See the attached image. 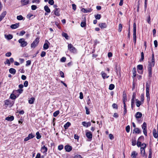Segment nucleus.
Masks as SVG:
<instances>
[{"mask_svg":"<svg viewBox=\"0 0 158 158\" xmlns=\"http://www.w3.org/2000/svg\"><path fill=\"white\" fill-rule=\"evenodd\" d=\"M68 49L71 52L75 53L77 52V49L71 44H68Z\"/></svg>","mask_w":158,"mask_h":158,"instance_id":"obj_1","label":"nucleus"},{"mask_svg":"<svg viewBox=\"0 0 158 158\" xmlns=\"http://www.w3.org/2000/svg\"><path fill=\"white\" fill-rule=\"evenodd\" d=\"M142 128L143 129V132L145 135L147 136V124L145 122H144L142 126Z\"/></svg>","mask_w":158,"mask_h":158,"instance_id":"obj_2","label":"nucleus"},{"mask_svg":"<svg viewBox=\"0 0 158 158\" xmlns=\"http://www.w3.org/2000/svg\"><path fill=\"white\" fill-rule=\"evenodd\" d=\"M133 40H136V24L135 23L133 24Z\"/></svg>","mask_w":158,"mask_h":158,"instance_id":"obj_3","label":"nucleus"},{"mask_svg":"<svg viewBox=\"0 0 158 158\" xmlns=\"http://www.w3.org/2000/svg\"><path fill=\"white\" fill-rule=\"evenodd\" d=\"M137 68L138 72L140 74H142L143 73L142 71L143 69V65L141 64L138 65H137Z\"/></svg>","mask_w":158,"mask_h":158,"instance_id":"obj_4","label":"nucleus"},{"mask_svg":"<svg viewBox=\"0 0 158 158\" xmlns=\"http://www.w3.org/2000/svg\"><path fill=\"white\" fill-rule=\"evenodd\" d=\"M19 42L20 44V46L22 47L26 46L27 44V43L24 40H19Z\"/></svg>","mask_w":158,"mask_h":158,"instance_id":"obj_5","label":"nucleus"},{"mask_svg":"<svg viewBox=\"0 0 158 158\" xmlns=\"http://www.w3.org/2000/svg\"><path fill=\"white\" fill-rule=\"evenodd\" d=\"M39 41L38 40H35L31 44V47L32 48H35L38 45Z\"/></svg>","mask_w":158,"mask_h":158,"instance_id":"obj_6","label":"nucleus"},{"mask_svg":"<svg viewBox=\"0 0 158 158\" xmlns=\"http://www.w3.org/2000/svg\"><path fill=\"white\" fill-rule=\"evenodd\" d=\"M86 135L87 138L89 139H90L91 140L92 138V134L91 132L90 131H88L86 132Z\"/></svg>","mask_w":158,"mask_h":158,"instance_id":"obj_7","label":"nucleus"},{"mask_svg":"<svg viewBox=\"0 0 158 158\" xmlns=\"http://www.w3.org/2000/svg\"><path fill=\"white\" fill-rule=\"evenodd\" d=\"M148 63V68L152 69V67L155 65V60H152V61H149Z\"/></svg>","mask_w":158,"mask_h":158,"instance_id":"obj_8","label":"nucleus"},{"mask_svg":"<svg viewBox=\"0 0 158 158\" xmlns=\"http://www.w3.org/2000/svg\"><path fill=\"white\" fill-rule=\"evenodd\" d=\"M35 136L34 135H32V134H30L28 135V136L27 137L25 138V139H24V141H27L29 140L30 139L33 138Z\"/></svg>","mask_w":158,"mask_h":158,"instance_id":"obj_9","label":"nucleus"},{"mask_svg":"<svg viewBox=\"0 0 158 158\" xmlns=\"http://www.w3.org/2000/svg\"><path fill=\"white\" fill-rule=\"evenodd\" d=\"M48 148L45 147V145H44L42 146L41 149V151L42 152L46 154Z\"/></svg>","mask_w":158,"mask_h":158,"instance_id":"obj_10","label":"nucleus"},{"mask_svg":"<svg viewBox=\"0 0 158 158\" xmlns=\"http://www.w3.org/2000/svg\"><path fill=\"white\" fill-rule=\"evenodd\" d=\"M30 0H21V3L22 6H24L28 4Z\"/></svg>","mask_w":158,"mask_h":158,"instance_id":"obj_11","label":"nucleus"},{"mask_svg":"<svg viewBox=\"0 0 158 158\" xmlns=\"http://www.w3.org/2000/svg\"><path fill=\"white\" fill-rule=\"evenodd\" d=\"M48 43H49V42L47 40V41H45V43L44 45L43 48L44 50H47L48 48Z\"/></svg>","mask_w":158,"mask_h":158,"instance_id":"obj_12","label":"nucleus"},{"mask_svg":"<svg viewBox=\"0 0 158 158\" xmlns=\"http://www.w3.org/2000/svg\"><path fill=\"white\" fill-rule=\"evenodd\" d=\"M64 148L66 151L69 152L72 150V147L69 145H67L65 146Z\"/></svg>","mask_w":158,"mask_h":158,"instance_id":"obj_13","label":"nucleus"},{"mask_svg":"<svg viewBox=\"0 0 158 158\" xmlns=\"http://www.w3.org/2000/svg\"><path fill=\"white\" fill-rule=\"evenodd\" d=\"M82 125L84 127H88L91 126V123L90 122H88L86 123L85 122H82Z\"/></svg>","mask_w":158,"mask_h":158,"instance_id":"obj_14","label":"nucleus"},{"mask_svg":"<svg viewBox=\"0 0 158 158\" xmlns=\"http://www.w3.org/2000/svg\"><path fill=\"white\" fill-rule=\"evenodd\" d=\"M153 136L155 138H156L158 137V132H157L155 129H153Z\"/></svg>","mask_w":158,"mask_h":158,"instance_id":"obj_15","label":"nucleus"},{"mask_svg":"<svg viewBox=\"0 0 158 158\" xmlns=\"http://www.w3.org/2000/svg\"><path fill=\"white\" fill-rule=\"evenodd\" d=\"M142 116V114L140 112H137L135 115V117L137 119L141 118Z\"/></svg>","mask_w":158,"mask_h":158,"instance_id":"obj_16","label":"nucleus"},{"mask_svg":"<svg viewBox=\"0 0 158 158\" xmlns=\"http://www.w3.org/2000/svg\"><path fill=\"white\" fill-rule=\"evenodd\" d=\"M54 14L56 16H59L60 15V14H59L60 11V9L59 8H56L55 10H54Z\"/></svg>","mask_w":158,"mask_h":158,"instance_id":"obj_17","label":"nucleus"},{"mask_svg":"<svg viewBox=\"0 0 158 158\" xmlns=\"http://www.w3.org/2000/svg\"><path fill=\"white\" fill-rule=\"evenodd\" d=\"M138 155V153L135 151H133L132 152L131 154V157L132 158H136L137 156Z\"/></svg>","mask_w":158,"mask_h":158,"instance_id":"obj_18","label":"nucleus"},{"mask_svg":"<svg viewBox=\"0 0 158 158\" xmlns=\"http://www.w3.org/2000/svg\"><path fill=\"white\" fill-rule=\"evenodd\" d=\"M99 26L101 28H104L107 27V25L105 23H101L99 24Z\"/></svg>","mask_w":158,"mask_h":158,"instance_id":"obj_19","label":"nucleus"},{"mask_svg":"<svg viewBox=\"0 0 158 158\" xmlns=\"http://www.w3.org/2000/svg\"><path fill=\"white\" fill-rule=\"evenodd\" d=\"M5 119L8 121H12L14 119V117L13 116H8Z\"/></svg>","mask_w":158,"mask_h":158,"instance_id":"obj_20","label":"nucleus"},{"mask_svg":"<svg viewBox=\"0 0 158 158\" xmlns=\"http://www.w3.org/2000/svg\"><path fill=\"white\" fill-rule=\"evenodd\" d=\"M101 75L102 78L104 79L106 78H108L109 77V76H107V74L106 73H104L103 71H102L101 72Z\"/></svg>","mask_w":158,"mask_h":158,"instance_id":"obj_21","label":"nucleus"},{"mask_svg":"<svg viewBox=\"0 0 158 158\" xmlns=\"http://www.w3.org/2000/svg\"><path fill=\"white\" fill-rule=\"evenodd\" d=\"M9 71L10 73L13 75L15 74L16 72L15 69L12 68H10L9 69Z\"/></svg>","mask_w":158,"mask_h":158,"instance_id":"obj_22","label":"nucleus"},{"mask_svg":"<svg viewBox=\"0 0 158 158\" xmlns=\"http://www.w3.org/2000/svg\"><path fill=\"white\" fill-rule=\"evenodd\" d=\"M19 23H16L14 24H12L10 26V27L12 29H16L17 28H18L19 26Z\"/></svg>","mask_w":158,"mask_h":158,"instance_id":"obj_23","label":"nucleus"},{"mask_svg":"<svg viewBox=\"0 0 158 158\" xmlns=\"http://www.w3.org/2000/svg\"><path fill=\"white\" fill-rule=\"evenodd\" d=\"M5 38L7 40H11L13 38V35L11 34H9L7 35H5Z\"/></svg>","mask_w":158,"mask_h":158,"instance_id":"obj_24","label":"nucleus"},{"mask_svg":"<svg viewBox=\"0 0 158 158\" xmlns=\"http://www.w3.org/2000/svg\"><path fill=\"white\" fill-rule=\"evenodd\" d=\"M44 10L48 13L50 12V10L49 8L48 7V6H45L44 7Z\"/></svg>","mask_w":158,"mask_h":158,"instance_id":"obj_25","label":"nucleus"},{"mask_svg":"<svg viewBox=\"0 0 158 158\" xmlns=\"http://www.w3.org/2000/svg\"><path fill=\"white\" fill-rule=\"evenodd\" d=\"M146 96L147 97V100L149 101L150 100L149 90H146Z\"/></svg>","mask_w":158,"mask_h":158,"instance_id":"obj_26","label":"nucleus"},{"mask_svg":"<svg viewBox=\"0 0 158 158\" xmlns=\"http://www.w3.org/2000/svg\"><path fill=\"white\" fill-rule=\"evenodd\" d=\"M148 76L150 78L152 76V69L148 68Z\"/></svg>","mask_w":158,"mask_h":158,"instance_id":"obj_27","label":"nucleus"},{"mask_svg":"<svg viewBox=\"0 0 158 158\" xmlns=\"http://www.w3.org/2000/svg\"><path fill=\"white\" fill-rule=\"evenodd\" d=\"M70 125V123L69 122H67L64 125V127L65 129H67Z\"/></svg>","mask_w":158,"mask_h":158,"instance_id":"obj_28","label":"nucleus"},{"mask_svg":"<svg viewBox=\"0 0 158 158\" xmlns=\"http://www.w3.org/2000/svg\"><path fill=\"white\" fill-rule=\"evenodd\" d=\"M146 147V144L144 143H142L140 146V150H145Z\"/></svg>","mask_w":158,"mask_h":158,"instance_id":"obj_29","label":"nucleus"},{"mask_svg":"<svg viewBox=\"0 0 158 158\" xmlns=\"http://www.w3.org/2000/svg\"><path fill=\"white\" fill-rule=\"evenodd\" d=\"M134 131L136 133L139 134L141 133V131L140 130V129L138 128H136L134 130Z\"/></svg>","mask_w":158,"mask_h":158,"instance_id":"obj_30","label":"nucleus"},{"mask_svg":"<svg viewBox=\"0 0 158 158\" xmlns=\"http://www.w3.org/2000/svg\"><path fill=\"white\" fill-rule=\"evenodd\" d=\"M35 99L34 98H31L28 100L29 103L30 104H32L33 103Z\"/></svg>","mask_w":158,"mask_h":158,"instance_id":"obj_31","label":"nucleus"},{"mask_svg":"<svg viewBox=\"0 0 158 158\" xmlns=\"http://www.w3.org/2000/svg\"><path fill=\"white\" fill-rule=\"evenodd\" d=\"M136 106H137L139 107L140 105L142 104V102L141 101H139V100H138V99H136Z\"/></svg>","mask_w":158,"mask_h":158,"instance_id":"obj_32","label":"nucleus"},{"mask_svg":"<svg viewBox=\"0 0 158 158\" xmlns=\"http://www.w3.org/2000/svg\"><path fill=\"white\" fill-rule=\"evenodd\" d=\"M62 35L63 37H64L66 39H68L69 36L67 33L63 32L62 34Z\"/></svg>","mask_w":158,"mask_h":158,"instance_id":"obj_33","label":"nucleus"},{"mask_svg":"<svg viewBox=\"0 0 158 158\" xmlns=\"http://www.w3.org/2000/svg\"><path fill=\"white\" fill-rule=\"evenodd\" d=\"M36 138L37 139H40L41 137V135H40V133L39 131H37V132H36Z\"/></svg>","mask_w":158,"mask_h":158,"instance_id":"obj_34","label":"nucleus"},{"mask_svg":"<svg viewBox=\"0 0 158 158\" xmlns=\"http://www.w3.org/2000/svg\"><path fill=\"white\" fill-rule=\"evenodd\" d=\"M94 17L96 19H99L101 18V15L100 14H98L97 15H95Z\"/></svg>","mask_w":158,"mask_h":158,"instance_id":"obj_35","label":"nucleus"},{"mask_svg":"<svg viewBox=\"0 0 158 158\" xmlns=\"http://www.w3.org/2000/svg\"><path fill=\"white\" fill-rule=\"evenodd\" d=\"M114 88V85L113 84H110L109 86V89L110 90H113Z\"/></svg>","mask_w":158,"mask_h":158,"instance_id":"obj_36","label":"nucleus"},{"mask_svg":"<svg viewBox=\"0 0 158 158\" xmlns=\"http://www.w3.org/2000/svg\"><path fill=\"white\" fill-rule=\"evenodd\" d=\"M141 151V156L143 157H144L145 155V150H140Z\"/></svg>","mask_w":158,"mask_h":158,"instance_id":"obj_37","label":"nucleus"},{"mask_svg":"<svg viewBox=\"0 0 158 158\" xmlns=\"http://www.w3.org/2000/svg\"><path fill=\"white\" fill-rule=\"evenodd\" d=\"M132 72L133 73V76L134 77H135L136 76V69L135 68H134L132 70Z\"/></svg>","mask_w":158,"mask_h":158,"instance_id":"obj_38","label":"nucleus"},{"mask_svg":"<svg viewBox=\"0 0 158 158\" xmlns=\"http://www.w3.org/2000/svg\"><path fill=\"white\" fill-rule=\"evenodd\" d=\"M81 26L82 27H84L86 26V22L85 21H84L83 22H82L81 23Z\"/></svg>","mask_w":158,"mask_h":158,"instance_id":"obj_39","label":"nucleus"},{"mask_svg":"<svg viewBox=\"0 0 158 158\" xmlns=\"http://www.w3.org/2000/svg\"><path fill=\"white\" fill-rule=\"evenodd\" d=\"M122 25L120 23L119 24L118 31L119 32H121L122 31Z\"/></svg>","mask_w":158,"mask_h":158,"instance_id":"obj_40","label":"nucleus"},{"mask_svg":"<svg viewBox=\"0 0 158 158\" xmlns=\"http://www.w3.org/2000/svg\"><path fill=\"white\" fill-rule=\"evenodd\" d=\"M59 114V110H57L54 113L53 116L55 117H56Z\"/></svg>","mask_w":158,"mask_h":158,"instance_id":"obj_41","label":"nucleus"},{"mask_svg":"<svg viewBox=\"0 0 158 158\" xmlns=\"http://www.w3.org/2000/svg\"><path fill=\"white\" fill-rule=\"evenodd\" d=\"M23 18V17L21 15L17 16V19L19 20H22Z\"/></svg>","mask_w":158,"mask_h":158,"instance_id":"obj_42","label":"nucleus"},{"mask_svg":"<svg viewBox=\"0 0 158 158\" xmlns=\"http://www.w3.org/2000/svg\"><path fill=\"white\" fill-rule=\"evenodd\" d=\"M10 98L12 99H15L17 97L14 94H11L10 96Z\"/></svg>","mask_w":158,"mask_h":158,"instance_id":"obj_43","label":"nucleus"},{"mask_svg":"<svg viewBox=\"0 0 158 158\" xmlns=\"http://www.w3.org/2000/svg\"><path fill=\"white\" fill-rule=\"evenodd\" d=\"M132 144L133 146H135L136 144V140L135 139H132Z\"/></svg>","mask_w":158,"mask_h":158,"instance_id":"obj_44","label":"nucleus"},{"mask_svg":"<svg viewBox=\"0 0 158 158\" xmlns=\"http://www.w3.org/2000/svg\"><path fill=\"white\" fill-rule=\"evenodd\" d=\"M144 53L143 52H142L141 53V58L140 59V61H143L144 59Z\"/></svg>","mask_w":158,"mask_h":158,"instance_id":"obj_45","label":"nucleus"},{"mask_svg":"<svg viewBox=\"0 0 158 158\" xmlns=\"http://www.w3.org/2000/svg\"><path fill=\"white\" fill-rule=\"evenodd\" d=\"M6 11H5L3 12L1 15L0 16L1 17H2L3 19L4 18L6 14Z\"/></svg>","mask_w":158,"mask_h":158,"instance_id":"obj_46","label":"nucleus"},{"mask_svg":"<svg viewBox=\"0 0 158 158\" xmlns=\"http://www.w3.org/2000/svg\"><path fill=\"white\" fill-rule=\"evenodd\" d=\"M4 102H5V104L6 105H8L10 104V102L8 100H5V101Z\"/></svg>","mask_w":158,"mask_h":158,"instance_id":"obj_47","label":"nucleus"},{"mask_svg":"<svg viewBox=\"0 0 158 158\" xmlns=\"http://www.w3.org/2000/svg\"><path fill=\"white\" fill-rule=\"evenodd\" d=\"M144 100V95L143 94H142L140 96V101L142 102H143Z\"/></svg>","mask_w":158,"mask_h":158,"instance_id":"obj_48","label":"nucleus"},{"mask_svg":"<svg viewBox=\"0 0 158 158\" xmlns=\"http://www.w3.org/2000/svg\"><path fill=\"white\" fill-rule=\"evenodd\" d=\"M126 130L127 133H129L130 130V127L129 125L127 126L126 128Z\"/></svg>","mask_w":158,"mask_h":158,"instance_id":"obj_49","label":"nucleus"},{"mask_svg":"<svg viewBox=\"0 0 158 158\" xmlns=\"http://www.w3.org/2000/svg\"><path fill=\"white\" fill-rule=\"evenodd\" d=\"M63 145H60L58 146V149L59 150H61L63 148Z\"/></svg>","mask_w":158,"mask_h":158,"instance_id":"obj_50","label":"nucleus"},{"mask_svg":"<svg viewBox=\"0 0 158 158\" xmlns=\"http://www.w3.org/2000/svg\"><path fill=\"white\" fill-rule=\"evenodd\" d=\"M150 87V85L148 84V83L147 82L146 84V90H149Z\"/></svg>","mask_w":158,"mask_h":158,"instance_id":"obj_51","label":"nucleus"},{"mask_svg":"<svg viewBox=\"0 0 158 158\" xmlns=\"http://www.w3.org/2000/svg\"><path fill=\"white\" fill-rule=\"evenodd\" d=\"M31 61L30 60H28L26 61V66H28L30 65L31 64Z\"/></svg>","mask_w":158,"mask_h":158,"instance_id":"obj_52","label":"nucleus"},{"mask_svg":"<svg viewBox=\"0 0 158 158\" xmlns=\"http://www.w3.org/2000/svg\"><path fill=\"white\" fill-rule=\"evenodd\" d=\"M37 8V6L35 5H32L31 6V9L32 10H35Z\"/></svg>","mask_w":158,"mask_h":158,"instance_id":"obj_53","label":"nucleus"},{"mask_svg":"<svg viewBox=\"0 0 158 158\" xmlns=\"http://www.w3.org/2000/svg\"><path fill=\"white\" fill-rule=\"evenodd\" d=\"M147 21L149 24H151V18L149 15L148 16V18L147 19Z\"/></svg>","mask_w":158,"mask_h":158,"instance_id":"obj_54","label":"nucleus"},{"mask_svg":"<svg viewBox=\"0 0 158 158\" xmlns=\"http://www.w3.org/2000/svg\"><path fill=\"white\" fill-rule=\"evenodd\" d=\"M48 3L51 5H53L54 3V1L53 0H49Z\"/></svg>","mask_w":158,"mask_h":158,"instance_id":"obj_55","label":"nucleus"},{"mask_svg":"<svg viewBox=\"0 0 158 158\" xmlns=\"http://www.w3.org/2000/svg\"><path fill=\"white\" fill-rule=\"evenodd\" d=\"M123 103H125L127 101V97L126 95L123 94Z\"/></svg>","mask_w":158,"mask_h":158,"instance_id":"obj_56","label":"nucleus"},{"mask_svg":"<svg viewBox=\"0 0 158 158\" xmlns=\"http://www.w3.org/2000/svg\"><path fill=\"white\" fill-rule=\"evenodd\" d=\"M46 52L44 51H42V52H41V56L42 57H44V56H45V55H46Z\"/></svg>","mask_w":158,"mask_h":158,"instance_id":"obj_57","label":"nucleus"},{"mask_svg":"<svg viewBox=\"0 0 158 158\" xmlns=\"http://www.w3.org/2000/svg\"><path fill=\"white\" fill-rule=\"evenodd\" d=\"M112 106L113 108L114 109H117L118 108L117 105L115 103L113 104H112Z\"/></svg>","mask_w":158,"mask_h":158,"instance_id":"obj_58","label":"nucleus"},{"mask_svg":"<svg viewBox=\"0 0 158 158\" xmlns=\"http://www.w3.org/2000/svg\"><path fill=\"white\" fill-rule=\"evenodd\" d=\"M136 94L135 93H133L132 95V97L131 100H134L135 99Z\"/></svg>","mask_w":158,"mask_h":158,"instance_id":"obj_59","label":"nucleus"},{"mask_svg":"<svg viewBox=\"0 0 158 158\" xmlns=\"http://www.w3.org/2000/svg\"><path fill=\"white\" fill-rule=\"evenodd\" d=\"M85 109L86 110V113L87 114H89V109L88 108L85 106Z\"/></svg>","mask_w":158,"mask_h":158,"instance_id":"obj_60","label":"nucleus"},{"mask_svg":"<svg viewBox=\"0 0 158 158\" xmlns=\"http://www.w3.org/2000/svg\"><path fill=\"white\" fill-rule=\"evenodd\" d=\"M25 33V31H21L20 33H19V35H24Z\"/></svg>","mask_w":158,"mask_h":158,"instance_id":"obj_61","label":"nucleus"},{"mask_svg":"<svg viewBox=\"0 0 158 158\" xmlns=\"http://www.w3.org/2000/svg\"><path fill=\"white\" fill-rule=\"evenodd\" d=\"M141 143L139 141H137V145L138 147H140L142 145Z\"/></svg>","mask_w":158,"mask_h":158,"instance_id":"obj_62","label":"nucleus"},{"mask_svg":"<svg viewBox=\"0 0 158 158\" xmlns=\"http://www.w3.org/2000/svg\"><path fill=\"white\" fill-rule=\"evenodd\" d=\"M4 63L5 64H7L9 65H10V61H9V60H8V59H7L6 60V61L4 62Z\"/></svg>","mask_w":158,"mask_h":158,"instance_id":"obj_63","label":"nucleus"},{"mask_svg":"<svg viewBox=\"0 0 158 158\" xmlns=\"http://www.w3.org/2000/svg\"><path fill=\"white\" fill-rule=\"evenodd\" d=\"M74 158H82L81 156L80 155H75Z\"/></svg>","mask_w":158,"mask_h":158,"instance_id":"obj_64","label":"nucleus"}]
</instances>
